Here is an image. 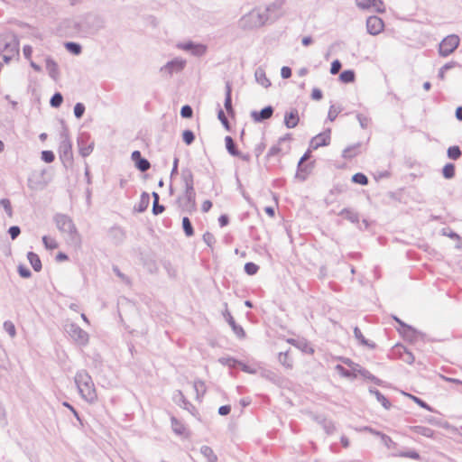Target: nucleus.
<instances>
[{"mask_svg":"<svg viewBox=\"0 0 462 462\" xmlns=\"http://www.w3.org/2000/svg\"><path fill=\"white\" fill-rule=\"evenodd\" d=\"M106 19L97 14L88 13L76 17L72 22V27L79 34L84 37L93 36L106 28Z\"/></svg>","mask_w":462,"mask_h":462,"instance_id":"f257e3e1","label":"nucleus"},{"mask_svg":"<svg viewBox=\"0 0 462 462\" xmlns=\"http://www.w3.org/2000/svg\"><path fill=\"white\" fill-rule=\"evenodd\" d=\"M75 383L81 398L88 403H94L97 400V394L92 377L86 370L76 373Z\"/></svg>","mask_w":462,"mask_h":462,"instance_id":"f03ea898","label":"nucleus"},{"mask_svg":"<svg viewBox=\"0 0 462 462\" xmlns=\"http://www.w3.org/2000/svg\"><path fill=\"white\" fill-rule=\"evenodd\" d=\"M181 181L184 184V195L178 199L181 208L187 211L196 208V192L194 189V177L189 169L181 171Z\"/></svg>","mask_w":462,"mask_h":462,"instance_id":"7ed1b4c3","label":"nucleus"},{"mask_svg":"<svg viewBox=\"0 0 462 462\" xmlns=\"http://www.w3.org/2000/svg\"><path fill=\"white\" fill-rule=\"evenodd\" d=\"M267 18L262 11V7H255L244 14L239 20V26L244 30H252L266 24Z\"/></svg>","mask_w":462,"mask_h":462,"instance_id":"20e7f679","label":"nucleus"},{"mask_svg":"<svg viewBox=\"0 0 462 462\" xmlns=\"http://www.w3.org/2000/svg\"><path fill=\"white\" fill-rule=\"evenodd\" d=\"M59 155L65 167H69L73 162L72 143L69 138V130L66 126L62 128L60 134Z\"/></svg>","mask_w":462,"mask_h":462,"instance_id":"39448f33","label":"nucleus"},{"mask_svg":"<svg viewBox=\"0 0 462 462\" xmlns=\"http://www.w3.org/2000/svg\"><path fill=\"white\" fill-rule=\"evenodd\" d=\"M54 222L60 232L68 234L71 242L76 244L80 242V236L76 226L68 215L56 214L54 216Z\"/></svg>","mask_w":462,"mask_h":462,"instance_id":"423d86ee","label":"nucleus"},{"mask_svg":"<svg viewBox=\"0 0 462 462\" xmlns=\"http://www.w3.org/2000/svg\"><path fill=\"white\" fill-rule=\"evenodd\" d=\"M285 0H274L262 7L263 14H265L268 23H273L284 14Z\"/></svg>","mask_w":462,"mask_h":462,"instance_id":"0eeeda50","label":"nucleus"},{"mask_svg":"<svg viewBox=\"0 0 462 462\" xmlns=\"http://www.w3.org/2000/svg\"><path fill=\"white\" fill-rule=\"evenodd\" d=\"M66 331L76 344L79 346L88 345L89 340L88 334L76 323L69 324Z\"/></svg>","mask_w":462,"mask_h":462,"instance_id":"6e6552de","label":"nucleus"},{"mask_svg":"<svg viewBox=\"0 0 462 462\" xmlns=\"http://www.w3.org/2000/svg\"><path fill=\"white\" fill-rule=\"evenodd\" d=\"M459 37L456 34H450L445 37L439 46V53L442 57L450 55L459 45Z\"/></svg>","mask_w":462,"mask_h":462,"instance_id":"1a4fd4ad","label":"nucleus"},{"mask_svg":"<svg viewBox=\"0 0 462 462\" xmlns=\"http://www.w3.org/2000/svg\"><path fill=\"white\" fill-rule=\"evenodd\" d=\"M77 144L79 154L85 158L93 152L95 143L88 133L82 132L78 135Z\"/></svg>","mask_w":462,"mask_h":462,"instance_id":"9d476101","label":"nucleus"},{"mask_svg":"<svg viewBox=\"0 0 462 462\" xmlns=\"http://www.w3.org/2000/svg\"><path fill=\"white\" fill-rule=\"evenodd\" d=\"M186 60L181 58H175L172 60L168 61L164 66L160 69V72L167 77L171 78L174 73H179L185 68Z\"/></svg>","mask_w":462,"mask_h":462,"instance_id":"9b49d317","label":"nucleus"},{"mask_svg":"<svg viewBox=\"0 0 462 462\" xmlns=\"http://www.w3.org/2000/svg\"><path fill=\"white\" fill-rule=\"evenodd\" d=\"M177 48L185 51L190 52L193 56L201 57L206 53L207 48L200 43H194L192 42H179Z\"/></svg>","mask_w":462,"mask_h":462,"instance_id":"f8f14e48","label":"nucleus"},{"mask_svg":"<svg viewBox=\"0 0 462 462\" xmlns=\"http://www.w3.org/2000/svg\"><path fill=\"white\" fill-rule=\"evenodd\" d=\"M330 133L331 130L328 128L322 133H319L316 136L312 137L310 142V148L312 150H317L319 147L327 146L330 143Z\"/></svg>","mask_w":462,"mask_h":462,"instance_id":"ddd939ff","label":"nucleus"},{"mask_svg":"<svg viewBox=\"0 0 462 462\" xmlns=\"http://www.w3.org/2000/svg\"><path fill=\"white\" fill-rule=\"evenodd\" d=\"M383 21L375 15L369 16L366 20V30L371 35H377L383 31Z\"/></svg>","mask_w":462,"mask_h":462,"instance_id":"4468645a","label":"nucleus"},{"mask_svg":"<svg viewBox=\"0 0 462 462\" xmlns=\"http://www.w3.org/2000/svg\"><path fill=\"white\" fill-rule=\"evenodd\" d=\"M400 333L402 335V337L412 342H418L420 340L425 341L426 340V335L416 328H414L411 326L406 327L404 330H400Z\"/></svg>","mask_w":462,"mask_h":462,"instance_id":"2eb2a0df","label":"nucleus"},{"mask_svg":"<svg viewBox=\"0 0 462 462\" xmlns=\"http://www.w3.org/2000/svg\"><path fill=\"white\" fill-rule=\"evenodd\" d=\"M393 353L406 364L411 365L415 361L413 354L402 345H396L393 347Z\"/></svg>","mask_w":462,"mask_h":462,"instance_id":"dca6fc26","label":"nucleus"},{"mask_svg":"<svg viewBox=\"0 0 462 462\" xmlns=\"http://www.w3.org/2000/svg\"><path fill=\"white\" fill-rule=\"evenodd\" d=\"M131 159L134 162L135 167L142 172L148 171L151 167L150 162L142 157L139 151H134L131 154Z\"/></svg>","mask_w":462,"mask_h":462,"instance_id":"f3484780","label":"nucleus"},{"mask_svg":"<svg viewBox=\"0 0 462 462\" xmlns=\"http://www.w3.org/2000/svg\"><path fill=\"white\" fill-rule=\"evenodd\" d=\"M273 114V107L272 106H267L260 111H252L251 117L254 122L261 123L271 118Z\"/></svg>","mask_w":462,"mask_h":462,"instance_id":"a211bd4d","label":"nucleus"},{"mask_svg":"<svg viewBox=\"0 0 462 462\" xmlns=\"http://www.w3.org/2000/svg\"><path fill=\"white\" fill-rule=\"evenodd\" d=\"M225 307L227 308V303H225ZM223 315H224L226 320L227 321V323L232 328V330L234 331V333L239 338H244L245 337V330L243 329V328L241 326H239L236 323L234 318L232 317L231 313L227 310V309H226Z\"/></svg>","mask_w":462,"mask_h":462,"instance_id":"6ab92c4d","label":"nucleus"},{"mask_svg":"<svg viewBox=\"0 0 462 462\" xmlns=\"http://www.w3.org/2000/svg\"><path fill=\"white\" fill-rule=\"evenodd\" d=\"M300 122L299 111L297 108H291L285 112L284 125L287 128L291 129L298 125Z\"/></svg>","mask_w":462,"mask_h":462,"instance_id":"aec40b11","label":"nucleus"},{"mask_svg":"<svg viewBox=\"0 0 462 462\" xmlns=\"http://www.w3.org/2000/svg\"><path fill=\"white\" fill-rule=\"evenodd\" d=\"M45 63H46V70L49 74V76L53 79V80H58L59 77H60V70H59V66L57 64V62L51 57H47L46 60H45Z\"/></svg>","mask_w":462,"mask_h":462,"instance_id":"412c9836","label":"nucleus"},{"mask_svg":"<svg viewBox=\"0 0 462 462\" xmlns=\"http://www.w3.org/2000/svg\"><path fill=\"white\" fill-rule=\"evenodd\" d=\"M255 80L258 84L267 88L271 86V81L266 77L264 69L261 67L257 68L254 72Z\"/></svg>","mask_w":462,"mask_h":462,"instance_id":"4be33fe9","label":"nucleus"},{"mask_svg":"<svg viewBox=\"0 0 462 462\" xmlns=\"http://www.w3.org/2000/svg\"><path fill=\"white\" fill-rule=\"evenodd\" d=\"M410 431L418 435L424 436L426 438H433L434 437V430L429 427L425 426H411Z\"/></svg>","mask_w":462,"mask_h":462,"instance_id":"5701e85b","label":"nucleus"},{"mask_svg":"<svg viewBox=\"0 0 462 462\" xmlns=\"http://www.w3.org/2000/svg\"><path fill=\"white\" fill-rule=\"evenodd\" d=\"M361 143H356L344 149L342 156L345 159H352L360 153Z\"/></svg>","mask_w":462,"mask_h":462,"instance_id":"b1692460","label":"nucleus"},{"mask_svg":"<svg viewBox=\"0 0 462 462\" xmlns=\"http://www.w3.org/2000/svg\"><path fill=\"white\" fill-rule=\"evenodd\" d=\"M369 393L375 396L376 400L382 404V406L386 409V410H389L391 408V402L388 401V399L383 395L377 389L374 388V387H370L369 388Z\"/></svg>","mask_w":462,"mask_h":462,"instance_id":"393cba45","label":"nucleus"},{"mask_svg":"<svg viewBox=\"0 0 462 462\" xmlns=\"http://www.w3.org/2000/svg\"><path fill=\"white\" fill-rule=\"evenodd\" d=\"M339 216L345 217L348 221L355 224H358L360 220L359 214L357 212L346 208H343L339 212Z\"/></svg>","mask_w":462,"mask_h":462,"instance_id":"a878e982","label":"nucleus"},{"mask_svg":"<svg viewBox=\"0 0 462 462\" xmlns=\"http://www.w3.org/2000/svg\"><path fill=\"white\" fill-rule=\"evenodd\" d=\"M311 168H312L311 163L303 165V163L300 164V162H298L296 178H298L301 180H305L307 179L308 175L310 174Z\"/></svg>","mask_w":462,"mask_h":462,"instance_id":"bb28decb","label":"nucleus"},{"mask_svg":"<svg viewBox=\"0 0 462 462\" xmlns=\"http://www.w3.org/2000/svg\"><path fill=\"white\" fill-rule=\"evenodd\" d=\"M27 259L35 272H40L42 270V261L37 254L29 252L27 254Z\"/></svg>","mask_w":462,"mask_h":462,"instance_id":"cd10ccee","label":"nucleus"},{"mask_svg":"<svg viewBox=\"0 0 462 462\" xmlns=\"http://www.w3.org/2000/svg\"><path fill=\"white\" fill-rule=\"evenodd\" d=\"M232 88L229 82H226V93H225V102L224 106L228 114L234 113L233 107H232V97H231Z\"/></svg>","mask_w":462,"mask_h":462,"instance_id":"c85d7f7f","label":"nucleus"},{"mask_svg":"<svg viewBox=\"0 0 462 462\" xmlns=\"http://www.w3.org/2000/svg\"><path fill=\"white\" fill-rule=\"evenodd\" d=\"M357 374H360L362 377L374 382L377 385H382L383 384V381L381 379L375 377L368 370H366V369H365L363 367H358Z\"/></svg>","mask_w":462,"mask_h":462,"instance_id":"c756f323","label":"nucleus"},{"mask_svg":"<svg viewBox=\"0 0 462 462\" xmlns=\"http://www.w3.org/2000/svg\"><path fill=\"white\" fill-rule=\"evenodd\" d=\"M150 203V196L147 192H143L139 200L138 205L135 207V210L138 212H143L147 209Z\"/></svg>","mask_w":462,"mask_h":462,"instance_id":"7c9ffc66","label":"nucleus"},{"mask_svg":"<svg viewBox=\"0 0 462 462\" xmlns=\"http://www.w3.org/2000/svg\"><path fill=\"white\" fill-rule=\"evenodd\" d=\"M354 336L356 337V340H358V342L363 345V346H366L370 348H374L375 347V344L374 343H370L367 339H365V337L363 336L361 330L359 329L358 327H355L354 328Z\"/></svg>","mask_w":462,"mask_h":462,"instance_id":"2f4dec72","label":"nucleus"},{"mask_svg":"<svg viewBox=\"0 0 462 462\" xmlns=\"http://www.w3.org/2000/svg\"><path fill=\"white\" fill-rule=\"evenodd\" d=\"M200 453L207 458L208 462H217V457L214 453L213 449L208 446H202L200 448Z\"/></svg>","mask_w":462,"mask_h":462,"instance_id":"473e14b6","label":"nucleus"},{"mask_svg":"<svg viewBox=\"0 0 462 462\" xmlns=\"http://www.w3.org/2000/svg\"><path fill=\"white\" fill-rule=\"evenodd\" d=\"M225 143L226 148L231 155H240V152L237 150L236 145L231 136H226Z\"/></svg>","mask_w":462,"mask_h":462,"instance_id":"72a5a7b5","label":"nucleus"},{"mask_svg":"<svg viewBox=\"0 0 462 462\" xmlns=\"http://www.w3.org/2000/svg\"><path fill=\"white\" fill-rule=\"evenodd\" d=\"M65 48L68 51L74 55H79L82 51V47L79 43L69 42L65 43Z\"/></svg>","mask_w":462,"mask_h":462,"instance_id":"f704fd0d","label":"nucleus"},{"mask_svg":"<svg viewBox=\"0 0 462 462\" xmlns=\"http://www.w3.org/2000/svg\"><path fill=\"white\" fill-rule=\"evenodd\" d=\"M171 421L172 430L177 435H182L185 432V430H186L185 426L180 421H179L175 417H172Z\"/></svg>","mask_w":462,"mask_h":462,"instance_id":"c9c22d12","label":"nucleus"},{"mask_svg":"<svg viewBox=\"0 0 462 462\" xmlns=\"http://www.w3.org/2000/svg\"><path fill=\"white\" fill-rule=\"evenodd\" d=\"M182 228L187 236H192L194 235L192 224L188 217L182 218Z\"/></svg>","mask_w":462,"mask_h":462,"instance_id":"e433bc0d","label":"nucleus"},{"mask_svg":"<svg viewBox=\"0 0 462 462\" xmlns=\"http://www.w3.org/2000/svg\"><path fill=\"white\" fill-rule=\"evenodd\" d=\"M339 79L344 83H352L355 81V72L351 69L344 70L340 73Z\"/></svg>","mask_w":462,"mask_h":462,"instance_id":"4c0bfd02","label":"nucleus"},{"mask_svg":"<svg viewBox=\"0 0 462 462\" xmlns=\"http://www.w3.org/2000/svg\"><path fill=\"white\" fill-rule=\"evenodd\" d=\"M447 154L449 159L456 161L461 157L462 153H461V150H460L459 146L454 145V146L448 147V149L447 151Z\"/></svg>","mask_w":462,"mask_h":462,"instance_id":"58836bf2","label":"nucleus"},{"mask_svg":"<svg viewBox=\"0 0 462 462\" xmlns=\"http://www.w3.org/2000/svg\"><path fill=\"white\" fill-rule=\"evenodd\" d=\"M279 362L286 368L292 367V361L287 352H281L278 356Z\"/></svg>","mask_w":462,"mask_h":462,"instance_id":"ea45409f","label":"nucleus"},{"mask_svg":"<svg viewBox=\"0 0 462 462\" xmlns=\"http://www.w3.org/2000/svg\"><path fill=\"white\" fill-rule=\"evenodd\" d=\"M218 362L223 365H226L228 367H231V368H235L236 367L237 365H239V363L240 361L233 358V357H220L218 359Z\"/></svg>","mask_w":462,"mask_h":462,"instance_id":"a19ab883","label":"nucleus"},{"mask_svg":"<svg viewBox=\"0 0 462 462\" xmlns=\"http://www.w3.org/2000/svg\"><path fill=\"white\" fill-rule=\"evenodd\" d=\"M445 179H452L455 176V166L453 163H447L442 169Z\"/></svg>","mask_w":462,"mask_h":462,"instance_id":"79ce46f5","label":"nucleus"},{"mask_svg":"<svg viewBox=\"0 0 462 462\" xmlns=\"http://www.w3.org/2000/svg\"><path fill=\"white\" fill-rule=\"evenodd\" d=\"M42 243L44 246L49 250L56 249L59 245L54 238L49 237L47 236L42 237Z\"/></svg>","mask_w":462,"mask_h":462,"instance_id":"37998d69","label":"nucleus"},{"mask_svg":"<svg viewBox=\"0 0 462 462\" xmlns=\"http://www.w3.org/2000/svg\"><path fill=\"white\" fill-rule=\"evenodd\" d=\"M381 440L383 444L388 448V449H395L397 447L396 442H394L388 435L382 434L381 435Z\"/></svg>","mask_w":462,"mask_h":462,"instance_id":"c03bdc74","label":"nucleus"},{"mask_svg":"<svg viewBox=\"0 0 462 462\" xmlns=\"http://www.w3.org/2000/svg\"><path fill=\"white\" fill-rule=\"evenodd\" d=\"M62 102H63V97L60 92L55 93L50 100V104L52 107L60 106Z\"/></svg>","mask_w":462,"mask_h":462,"instance_id":"a18cd8bd","label":"nucleus"},{"mask_svg":"<svg viewBox=\"0 0 462 462\" xmlns=\"http://www.w3.org/2000/svg\"><path fill=\"white\" fill-rule=\"evenodd\" d=\"M341 110L342 109L340 106H336L334 105L330 106L328 113V120L333 122L337 118V115L341 112Z\"/></svg>","mask_w":462,"mask_h":462,"instance_id":"49530a36","label":"nucleus"},{"mask_svg":"<svg viewBox=\"0 0 462 462\" xmlns=\"http://www.w3.org/2000/svg\"><path fill=\"white\" fill-rule=\"evenodd\" d=\"M371 10L379 14H383L385 12L383 2L382 0H375L371 4Z\"/></svg>","mask_w":462,"mask_h":462,"instance_id":"de8ad7c7","label":"nucleus"},{"mask_svg":"<svg viewBox=\"0 0 462 462\" xmlns=\"http://www.w3.org/2000/svg\"><path fill=\"white\" fill-rule=\"evenodd\" d=\"M352 180L355 183L361 184V185H366L368 183V178L361 172L356 173L352 177Z\"/></svg>","mask_w":462,"mask_h":462,"instance_id":"09e8293b","label":"nucleus"},{"mask_svg":"<svg viewBox=\"0 0 462 462\" xmlns=\"http://www.w3.org/2000/svg\"><path fill=\"white\" fill-rule=\"evenodd\" d=\"M395 456L402 457H409L415 460H420V456L416 450H409L405 452H400L399 454H394Z\"/></svg>","mask_w":462,"mask_h":462,"instance_id":"8fccbe9b","label":"nucleus"},{"mask_svg":"<svg viewBox=\"0 0 462 462\" xmlns=\"http://www.w3.org/2000/svg\"><path fill=\"white\" fill-rule=\"evenodd\" d=\"M182 139L187 145H190L195 140V134L191 130H185L182 133Z\"/></svg>","mask_w":462,"mask_h":462,"instance_id":"3c124183","label":"nucleus"},{"mask_svg":"<svg viewBox=\"0 0 462 462\" xmlns=\"http://www.w3.org/2000/svg\"><path fill=\"white\" fill-rule=\"evenodd\" d=\"M3 326H4V329L9 334V336L11 337H15L16 329H15L14 324L12 321L6 320L4 322Z\"/></svg>","mask_w":462,"mask_h":462,"instance_id":"603ef678","label":"nucleus"},{"mask_svg":"<svg viewBox=\"0 0 462 462\" xmlns=\"http://www.w3.org/2000/svg\"><path fill=\"white\" fill-rule=\"evenodd\" d=\"M259 270V266L255 264L254 263L249 262L245 264V272L248 275H254Z\"/></svg>","mask_w":462,"mask_h":462,"instance_id":"864d4df0","label":"nucleus"},{"mask_svg":"<svg viewBox=\"0 0 462 462\" xmlns=\"http://www.w3.org/2000/svg\"><path fill=\"white\" fill-rule=\"evenodd\" d=\"M203 241L204 243L210 248H213L215 243H216V239H215V236L213 234H211L210 232H206L204 233L203 235Z\"/></svg>","mask_w":462,"mask_h":462,"instance_id":"5fc2aeb1","label":"nucleus"},{"mask_svg":"<svg viewBox=\"0 0 462 462\" xmlns=\"http://www.w3.org/2000/svg\"><path fill=\"white\" fill-rule=\"evenodd\" d=\"M282 152V149L281 147V144L279 143H277L276 144L273 145L268 152H267V158H271V157H273V156H277L279 155L280 153Z\"/></svg>","mask_w":462,"mask_h":462,"instance_id":"6e6d98bb","label":"nucleus"},{"mask_svg":"<svg viewBox=\"0 0 462 462\" xmlns=\"http://www.w3.org/2000/svg\"><path fill=\"white\" fill-rule=\"evenodd\" d=\"M375 0H355L356 6L362 10H371V4Z\"/></svg>","mask_w":462,"mask_h":462,"instance_id":"4d7b16f0","label":"nucleus"},{"mask_svg":"<svg viewBox=\"0 0 462 462\" xmlns=\"http://www.w3.org/2000/svg\"><path fill=\"white\" fill-rule=\"evenodd\" d=\"M0 205L4 208L5 211L9 217L13 216L11 202L8 199H2L0 200Z\"/></svg>","mask_w":462,"mask_h":462,"instance_id":"13d9d810","label":"nucleus"},{"mask_svg":"<svg viewBox=\"0 0 462 462\" xmlns=\"http://www.w3.org/2000/svg\"><path fill=\"white\" fill-rule=\"evenodd\" d=\"M409 397H411L413 400V402L415 403H417L419 406H420L421 408H424L427 411H432V408L428 403H426L423 400H421L420 398L411 395V394H409Z\"/></svg>","mask_w":462,"mask_h":462,"instance_id":"bf43d9fd","label":"nucleus"},{"mask_svg":"<svg viewBox=\"0 0 462 462\" xmlns=\"http://www.w3.org/2000/svg\"><path fill=\"white\" fill-rule=\"evenodd\" d=\"M42 160L47 163H51L54 161L55 155L51 151H42Z\"/></svg>","mask_w":462,"mask_h":462,"instance_id":"052dcab7","label":"nucleus"},{"mask_svg":"<svg viewBox=\"0 0 462 462\" xmlns=\"http://www.w3.org/2000/svg\"><path fill=\"white\" fill-rule=\"evenodd\" d=\"M336 370L339 373V374H341L344 377H346V378L356 377V375H354V374L351 371L346 369L341 365H337L336 366Z\"/></svg>","mask_w":462,"mask_h":462,"instance_id":"680f3d73","label":"nucleus"},{"mask_svg":"<svg viewBox=\"0 0 462 462\" xmlns=\"http://www.w3.org/2000/svg\"><path fill=\"white\" fill-rule=\"evenodd\" d=\"M193 115V109L190 106L185 105L180 109V116L183 118H190Z\"/></svg>","mask_w":462,"mask_h":462,"instance_id":"e2e57ef3","label":"nucleus"},{"mask_svg":"<svg viewBox=\"0 0 462 462\" xmlns=\"http://www.w3.org/2000/svg\"><path fill=\"white\" fill-rule=\"evenodd\" d=\"M85 106L82 103H77L74 106V116L77 118H81L85 112Z\"/></svg>","mask_w":462,"mask_h":462,"instance_id":"0e129e2a","label":"nucleus"},{"mask_svg":"<svg viewBox=\"0 0 462 462\" xmlns=\"http://www.w3.org/2000/svg\"><path fill=\"white\" fill-rule=\"evenodd\" d=\"M356 118L360 124V126L363 128V129H365L368 127L369 125V123H370V118L365 116H363L361 114H357L356 115Z\"/></svg>","mask_w":462,"mask_h":462,"instance_id":"69168bd1","label":"nucleus"},{"mask_svg":"<svg viewBox=\"0 0 462 462\" xmlns=\"http://www.w3.org/2000/svg\"><path fill=\"white\" fill-rule=\"evenodd\" d=\"M18 273L23 278H30L32 276L31 271L23 264L18 266Z\"/></svg>","mask_w":462,"mask_h":462,"instance_id":"338daca9","label":"nucleus"},{"mask_svg":"<svg viewBox=\"0 0 462 462\" xmlns=\"http://www.w3.org/2000/svg\"><path fill=\"white\" fill-rule=\"evenodd\" d=\"M21 233V229L18 226H13L9 227L8 234L10 235L13 240L16 239Z\"/></svg>","mask_w":462,"mask_h":462,"instance_id":"774afa93","label":"nucleus"}]
</instances>
